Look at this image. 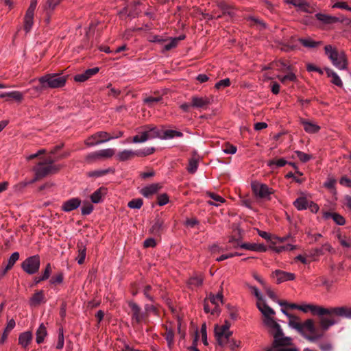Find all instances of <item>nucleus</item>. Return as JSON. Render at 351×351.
Masks as SVG:
<instances>
[{"label":"nucleus","instance_id":"1","mask_svg":"<svg viewBox=\"0 0 351 351\" xmlns=\"http://www.w3.org/2000/svg\"><path fill=\"white\" fill-rule=\"evenodd\" d=\"M288 324L311 343H317L324 336L322 326H317L313 319H307L302 322L300 317L292 314L289 317Z\"/></svg>","mask_w":351,"mask_h":351},{"label":"nucleus","instance_id":"2","mask_svg":"<svg viewBox=\"0 0 351 351\" xmlns=\"http://www.w3.org/2000/svg\"><path fill=\"white\" fill-rule=\"evenodd\" d=\"M256 306L265 317L264 324L270 328V332L274 336V346L275 347L280 345V342H289L291 337H285L280 326L274 319L271 315H275V311L269 307L263 300L257 302Z\"/></svg>","mask_w":351,"mask_h":351},{"label":"nucleus","instance_id":"3","mask_svg":"<svg viewBox=\"0 0 351 351\" xmlns=\"http://www.w3.org/2000/svg\"><path fill=\"white\" fill-rule=\"evenodd\" d=\"M339 317L351 319V307L343 306L326 308V318H322L319 322L324 331V335L331 326L339 322Z\"/></svg>","mask_w":351,"mask_h":351},{"label":"nucleus","instance_id":"4","mask_svg":"<svg viewBox=\"0 0 351 351\" xmlns=\"http://www.w3.org/2000/svg\"><path fill=\"white\" fill-rule=\"evenodd\" d=\"M67 75L60 73H49L38 78L39 85L27 90L32 95L39 94L47 88H58L63 87L67 80Z\"/></svg>","mask_w":351,"mask_h":351},{"label":"nucleus","instance_id":"5","mask_svg":"<svg viewBox=\"0 0 351 351\" xmlns=\"http://www.w3.org/2000/svg\"><path fill=\"white\" fill-rule=\"evenodd\" d=\"M326 54L332 62V64L339 69H345L347 66V60L343 52H339L333 49L331 45H326L324 48Z\"/></svg>","mask_w":351,"mask_h":351},{"label":"nucleus","instance_id":"6","mask_svg":"<svg viewBox=\"0 0 351 351\" xmlns=\"http://www.w3.org/2000/svg\"><path fill=\"white\" fill-rule=\"evenodd\" d=\"M60 169V166L47 165L40 161L33 168L35 173V178L31 182H34L47 176L56 173Z\"/></svg>","mask_w":351,"mask_h":351},{"label":"nucleus","instance_id":"7","mask_svg":"<svg viewBox=\"0 0 351 351\" xmlns=\"http://www.w3.org/2000/svg\"><path fill=\"white\" fill-rule=\"evenodd\" d=\"M155 149L153 147H145L142 149L138 150H131V149H124L122 152H120L117 154V157L120 161H126L131 160L135 156L143 157L148 155H150L154 153Z\"/></svg>","mask_w":351,"mask_h":351},{"label":"nucleus","instance_id":"8","mask_svg":"<svg viewBox=\"0 0 351 351\" xmlns=\"http://www.w3.org/2000/svg\"><path fill=\"white\" fill-rule=\"evenodd\" d=\"M128 306L130 308L132 324H139L143 322H145L147 319V313L142 311L141 306L136 303L130 301L128 302Z\"/></svg>","mask_w":351,"mask_h":351},{"label":"nucleus","instance_id":"9","mask_svg":"<svg viewBox=\"0 0 351 351\" xmlns=\"http://www.w3.org/2000/svg\"><path fill=\"white\" fill-rule=\"evenodd\" d=\"M252 189L257 197L265 200H270L271 195L274 193V191L267 184L257 182L252 183Z\"/></svg>","mask_w":351,"mask_h":351},{"label":"nucleus","instance_id":"10","mask_svg":"<svg viewBox=\"0 0 351 351\" xmlns=\"http://www.w3.org/2000/svg\"><path fill=\"white\" fill-rule=\"evenodd\" d=\"M40 257L38 255H34L27 258L22 263L21 268L29 275L37 273L40 268Z\"/></svg>","mask_w":351,"mask_h":351},{"label":"nucleus","instance_id":"11","mask_svg":"<svg viewBox=\"0 0 351 351\" xmlns=\"http://www.w3.org/2000/svg\"><path fill=\"white\" fill-rule=\"evenodd\" d=\"M299 310H301L302 311H303L304 313L311 311L313 315L318 316L319 317L318 321L316 322V324L317 326H319V322L322 318H326V308L322 306L314 305V304L300 305Z\"/></svg>","mask_w":351,"mask_h":351},{"label":"nucleus","instance_id":"12","mask_svg":"<svg viewBox=\"0 0 351 351\" xmlns=\"http://www.w3.org/2000/svg\"><path fill=\"white\" fill-rule=\"evenodd\" d=\"M113 138V136H110L106 132H98L93 135L88 137L85 144L88 146H94L104 142H107Z\"/></svg>","mask_w":351,"mask_h":351},{"label":"nucleus","instance_id":"13","mask_svg":"<svg viewBox=\"0 0 351 351\" xmlns=\"http://www.w3.org/2000/svg\"><path fill=\"white\" fill-rule=\"evenodd\" d=\"M280 343V345L275 347L273 341L271 348L267 349L266 351H299V349L293 344L291 338L289 342L282 341Z\"/></svg>","mask_w":351,"mask_h":351},{"label":"nucleus","instance_id":"14","mask_svg":"<svg viewBox=\"0 0 351 351\" xmlns=\"http://www.w3.org/2000/svg\"><path fill=\"white\" fill-rule=\"evenodd\" d=\"M192 108L198 110H206L210 104V100L208 97H200L198 96H193L191 98Z\"/></svg>","mask_w":351,"mask_h":351},{"label":"nucleus","instance_id":"15","mask_svg":"<svg viewBox=\"0 0 351 351\" xmlns=\"http://www.w3.org/2000/svg\"><path fill=\"white\" fill-rule=\"evenodd\" d=\"M152 223L150 231L151 233L154 235H160V234L166 229L165 220L159 216H157Z\"/></svg>","mask_w":351,"mask_h":351},{"label":"nucleus","instance_id":"16","mask_svg":"<svg viewBox=\"0 0 351 351\" xmlns=\"http://www.w3.org/2000/svg\"><path fill=\"white\" fill-rule=\"evenodd\" d=\"M272 277L276 278L277 283L280 284L285 281L294 280L295 274L277 269L273 272Z\"/></svg>","mask_w":351,"mask_h":351},{"label":"nucleus","instance_id":"17","mask_svg":"<svg viewBox=\"0 0 351 351\" xmlns=\"http://www.w3.org/2000/svg\"><path fill=\"white\" fill-rule=\"evenodd\" d=\"M286 2L298 8L299 10L306 13H311L313 11V8L304 0H287Z\"/></svg>","mask_w":351,"mask_h":351},{"label":"nucleus","instance_id":"18","mask_svg":"<svg viewBox=\"0 0 351 351\" xmlns=\"http://www.w3.org/2000/svg\"><path fill=\"white\" fill-rule=\"evenodd\" d=\"M81 204V200L77 197L71 198L65 201L61 208L63 211L69 213L77 209Z\"/></svg>","mask_w":351,"mask_h":351},{"label":"nucleus","instance_id":"19","mask_svg":"<svg viewBox=\"0 0 351 351\" xmlns=\"http://www.w3.org/2000/svg\"><path fill=\"white\" fill-rule=\"evenodd\" d=\"M98 67L88 69L82 73L77 74L74 76V80L77 82H84L91 77L93 75L99 72Z\"/></svg>","mask_w":351,"mask_h":351},{"label":"nucleus","instance_id":"20","mask_svg":"<svg viewBox=\"0 0 351 351\" xmlns=\"http://www.w3.org/2000/svg\"><path fill=\"white\" fill-rule=\"evenodd\" d=\"M325 251L329 252L330 253L335 252V250L331 247V245L328 243H325L322 244L321 247L311 250L309 254L311 256L315 258V257L324 254Z\"/></svg>","mask_w":351,"mask_h":351},{"label":"nucleus","instance_id":"21","mask_svg":"<svg viewBox=\"0 0 351 351\" xmlns=\"http://www.w3.org/2000/svg\"><path fill=\"white\" fill-rule=\"evenodd\" d=\"M46 302L43 290H38L32 296L29 300V305L32 306H37L41 303Z\"/></svg>","mask_w":351,"mask_h":351},{"label":"nucleus","instance_id":"22","mask_svg":"<svg viewBox=\"0 0 351 351\" xmlns=\"http://www.w3.org/2000/svg\"><path fill=\"white\" fill-rule=\"evenodd\" d=\"M143 132L148 137V139H152L156 137L162 138V130H160L157 127L153 125H146Z\"/></svg>","mask_w":351,"mask_h":351},{"label":"nucleus","instance_id":"23","mask_svg":"<svg viewBox=\"0 0 351 351\" xmlns=\"http://www.w3.org/2000/svg\"><path fill=\"white\" fill-rule=\"evenodd\" d=\"M232 335V332H228L226 333L220 332L215 331V338L218 342V344L223 347L226 345H228V342L230 341V337Z\"/></svg>","mask_w":351,"mask_h":351},{"label":"nucleus","instance_id":"24","mask_svg":"<svg viewBox=\"0 0 351 351\" xmlns=\"http://www.w3.org/2000/svg\"><path fill=\"white\" fill-rule=\"evenodd\" d=\"M160 188L161 186L159 184H152L142 189L141 193L144 197H149L151 195L156 193Z\"/></svg>","mask_w":351,"mask_h":351},{"label":"nucleus","instance_id":"25","mask_svg":"<svg viewBox=\"0 0 351 351\" xmlns=\"http://www.w3.org/2000/svg\"><path fill=\"white\" fill-rule=\"evenodd\" d=\"M32 334L30 331H26L20 334L19 337V344L26 348L32 341Z\"/></svg>","mask_w":351,"mask_h":351},{"label":"nucleus","instance_id":"26","mask_svg":"<svg viewBox=\"0 0 351 351\" xmlns=\"http://www.w3.org/2000/svg\"><path fill=\"white\" fill-rule=\"evenodd\" d=\"M315 17L317 20H319V21L322 22L324 24H333L338 23L339 21L337 19H336V16L322 13L316 14Z\"/></svg>","mask_w":351,"mask_h":351},{"label":"nucleus","instance_id":"27","mask_svg":"<svg viewBox=\"0 0 351 351\" xmlns=\"http://www.w3.org/2000/svg\"><path fill=\"white\" fill-rule=\"evenodd\" d=\"M199 156L195 151L193 152V156L189 160L187 170L190 173H194L198 167Z\"/></svg>","mask_w":351,"mask_h":351},{"label":"nucleus","instance_id":"28","mask_svg":"<svg viewBox=\"0 0 351 351\" xmlns=\"http://www.w3.org/2000/svg\"><path fill=\"white\" fill-rule=\"evenodd\" d=\"M106 189L103 187H100L97 189L91 195L90 199L93 203L98 204L102 201V198L106 194Z\"/></svg>","mask_w":351,"mask_h":351},{"label":"nucleus","instance_id":"29","mask_svg":"<svg viewBox=\"0 0 351 351\" xmlns=\"http://www.w3.org/2000/svg\"><path fill=\"white\" fill-rule=\"evenodd\" d=\"M288 164V161L285 158H274L267 161V165L271 169L274 170L277 168L284 167L285 165Z\"/></svg>","mask_w":351,"mask_h":351},{"label":"nucleus","instance_id":"30","mask_svg":"<svg viewBox=\"0 0 351 351\" xmlns=\"http://www.w3.org/2000/svg\"><path fill=\"white\" fill-rule=\"evenodd\" d=\"M326 72L328 77H331V82L335 85L341 87L343 86V83L339 75L332 69L326 68Z\"/></svg>","mask_w":351,"mask_h":351},{"label":"nucleus","instance_id":"31","mask_svg":"<svg viewBox=\"0 0 351 351\" xmlns=\"http://www.w3.org/2000/svg\"><path fill=\"white\" fill-rule=\"evenodd\" d=\"M15 324V321L13 319H11L8 321L7 326L2 334V336L0 338V344H3L5 341L9 333L14 328Z\"/></svg>","mask_w":351,"mask_h":351},{"label":"nucleus","instance_id":"32","mask_svg":"<svg viewBox=\"0 0 351 351\" xmlns=\"http://www.w3.org/2000/svg\"><path fill=\"white\" fill-rule=\"evenodd\" d=\"M324 217L325 219L332 218L338 225H343L345 223V219L339 214L335 213L326 212L324 214Z\"/></svg>","mask_w":351,"mask_h":351},{"label":"nucleus","instance_id":"33","mask_svg":"<svg viewBox=\"0 0 351 351\" xmlns=\"http://www.w3.org/2000/svg\"><path fill=\"white\" fill-rule=\"evenodd\" d=\"M219 8L222 11V14L223 16H228L230 18H232L235 13L234 8L230 5L226 4V3L221 2L219 3Z\"/></svg>","mask_w":351,"mask_h":351},{"label":"nucleus","instance_id":"34","mask_svg":"<svg viewBox=\"0 0 351 351\" xmlns=\"http://www.w3.org/2000/svg\"><path fill=\"white\" fill-rule=\"evenodd\" d=\"M302 123L304 126V130L308 133L314 134L317 132L320 129V128L316 124L305 120H302Z\"/></svg>","mask_w":351,"mask_h":351},{"label":"nucleus","instance_id":"35","mask_svg":"<svg viewBox=\"0 0 351 351\" xmlns=\"http://www.w3.org/2000/svg\"><path fill=\"white\" fill-rule=\"evenodd\" d=\"M36 342L40 344L43 342L45 337L47 336V329L43 324H41L36 332Z\"/></svg>","mask_w":351,"mask_h":351},{"label":"nucleus","instance_id":"36","mask_svg":"<svg viewBox=\"0 0 351 351\" xmlns=\"http://www.w3.org/2000/svg\"><path fill=\"white\" fill-rule=\"evenodd\" d=\"M308 204L309 202L304 197H298L293 202L294 206L299 210L306 209L308 206Z\"/></svg>","mask_w":351,"mask_h":351},{"label":"nucleus","instance_id":"37","mask_svg":"<svg viewBox=\"0 0 351 351\" xmlns=\"http://www.w3.org/2000/svg\"><path fill=\"white\" fill-rule=\"evenodd\" d=\"M139 1H134V3L129 8V12L128 14V17L134 18L138 15L141 12V10L138 9V5H141Z\"/></svg>","mask_w":351,"mask_h":351},{"label":"nucleus","instance_id":"38","mask_svg":"<svg viewBox=\"0 0 351 351\" xmlns=\"http://www.w3.org/2000/svg\"><path fill=\"white\" fill-rule=\"evenodd\" d=\"M167 341L169 348H171L174 344V332L173 330L165 328V332L162 335Z\"/></svg>","mask_w":351,"mask_h":351},{"label":"nucleus","instance_id":"39","mask_svg":"<svg viewBox=\"0 0 351 351\" xmlns=\"http://www.w3.org/2000/svg\"><path fill=\"white\" fill-rule=\"evenodd\" d=\"M298 40L304 47L306 48H315L321 44V42L314 41L309 38H299Z\"/></svg>","mask_w":351,"mask_h":351},{"label":"nucleus","instance_id":"40","mask_svg":"<svg viewBox=\"0 0 351 351\" xmlns=\"http://www.w3.org/2000/svg\"><path fill=\"white\" fill-rule=\"evenodd\" d=\"M77 247H78V256L77 257V263L80 265H82L84 263L85 257H86V248L83 245V243H77Z\"/></svg>","mask_w":351,"mask_h":351},{"label":"nucleus","instance_id":"41","mask_svg":"<svg viewBox=\"0 0 351 351\" xmlns=\"http://www.w3.org/2000/svg\"><path fill=\"white\" fill-rule=\"evenodd\" d=\"M0 97L1 98L9 97L18 101H21L23 98V94L19 91H12L9 93H2L0 95Z\"/></svg>","mask_w":351,"mask_h":351},{"label":"nucleus","instance_id":"42","mask_svg":"<svg viewBox=\"0 0 351 351\" xmlns=\"http://www.w3.org/2000/svg\"><path fill=\"white\" fill-rule=\"evenodd\" d=\"M34 23V14H25L24 18V29L26 32H29Z\"/></svg>","mask_w":351,"mask_h":351},{"label":"nucleus","instance_id":"43","mask_svg":"<svg viewBox=\"0 0 351 351\" xmlns=\"http://www.w3.org/2000/svg\"><path fill=\"white\" fill-rule=\"evenodd\" d=\"M19 253L16 252H14L13 254H12V255L10 256V257L9 258L8 261V264L7 265L5 266V268L8 270H10L12 267L14 266V265L16 263V262L19 260Z\"/></svg>","mask_w":351,"mask_h":351},{"label":"nucleus","instance_id":"44","mask_svg":"<svg viewBox=\"0 0 351 351\" xmlns=\"http://www.w3.org/2000/svg\"><path fill=\"white\" fill-rule=\"evenodd\" d=\"M114 149L111 148L98 151L100 160L112 157L114 154Z\"/></svg>","mask_w":351,"mask_h":351},{"label":"nucleus","instance_id":"45","mask_svg":"<svg viewBox=\"0 0 351 351\" xmlns=\"http://www.w3.org/2000/svg\"><path fill=\"white\" fill-rule=\"evenodd\" d=\"M208 299L210 302L214 305H218V302L220 301L221 303L223 302V294L222 293H218L217 295H214L210 293L208 295Z\"/></svg>","mask_w":351,"mask_h":351},{"label":"nucleus","instance_id":"46","mask_svg":"<svg viewBox=\"0 0 351 351\" xmlns=\"http://www.w3.org/2000/svg\"><path fill=\"white\" fill-rule=\"evenodd\" d=\"M60 3V0H47L45 5V10L47 12H52Z\"/></svg>","mask_w":351,"mask_h":351},{"label":"nucleus","instance_id":"47","mask_svg":"<svg viewBox=\"0 0 351 351\" xmlns=\"http://www.w3.org/2000/svg\"><path fill=\"white\" fill-rule=\"evenodd\" d=\"M143 199L141 198L132 199L128 204V206L130 208L139 209L143 205Z\"/></svg>","mask_w":351,"mask_h":351},{"label":"nucleus","instance_id":"48","mask_svg":"<svg viewBox=\"0 0 351 351\" xmlns=\"http://www.w3.org/2000/svg\"><path fill=\"white\" fill-rule=\"evenodd\" d=\"M278 79L282 83L286 84L287 81L295 82L297 79L295 75L293 73H289L285 76H278Z\"/></svg>","mask_w":351,"mask_h":351},{"label":"nucleus","instance_id":"49","mask_svg":"<svg viewBox=\"0 0 351 351\" xmlns=\"http://www.w3.org/2000/svg\"><path fill=\"white\" fill-rule=\"evenodd\" d=\"M93 206L88 202H84L81 210L83 215H90L93 210Z\"/></svg>","mask_w":351,"mask_h":351},{"label":"nucleus","instance_id":"50","mask_svg":"<svg viewBox=\"0 0 351 351\" xmlns=\"http://www.w3.org/2000/svg\"><path fill=\"white\" fill-rule=\"evenodd\" d=\"M295 154L297 156V157L300 159V160L302 162H306L312 158V156L305 154L300 151H295Z\"/></svg>","mask_w":351,"mask_h":351},{"label":"nucleus","instance_id":"51","mask_svg":"<svg viewBox=\"0 0 351 351\" xmlns=\"http://www.w3.org/2000/svg\"><path fill=\"white\" fill-rule=\"evenodd\" d=\"M100 160V158L99 156L98 151L91 152V153L88 154L86 157V160L88 163H92V162H95L97 160Z\"/></svg>","mask_w":351,"mask_h":351},{"label":"nucleus","instance_id":"52","mask_svg":"<svg viewBox=\"0 0 351 351\" xmlns=\"http://www.w3.org/2000/svg\"><path fill=\"white\" fill-rule=\"evenodd\" d=\"M230 327V323L228 321H226L225 324L223 326H219L218 325H216L215 327V331L220 332L221 334V332L226 333L228 332H230L229 330Z\"/></svg>","mask_w":351,"mask_h":351},{"label":"nucleus","instance_id":"53","mask_svg":"<svg viewBox=\"0 0 351 351\" xmlns=\"http://www.w3.org/2000/svg\"><path fill=\"white\" fill-rule=\"evenodd\" d=\"M321 351H333V346L331 342L325 341L318 344Z\"/></svg>","mask_w":351,"mask_h":351},{"label":"nucleus","instance_id":"54","mask_svg":"<svg viewBox=\"0 0 351 351\" xmlns=\"http://www.w3.org/2000/svg\"><path fill=\"white\" fill-rule=\"evenodd\" d=\"M162 99L161 97H147L144 99V102L148 104L149 106H154V104H156L160 101Z\"/></svg>","mask_w":351,"mask_h":351},{"label":"nucleus","instance_id":"55","mask_svg":"<svg viewBox=\"0 0 351 351\" xmlns=\"http://www.w3.org/2000/svg\"><path fill=\"white\" fill-rule=\"evenodd\" d=\"M203 278L201 276H194L189 280V284L191 286L198 287L202 284Z\"/></svg>","mask_w":351,"mask_h":351},{"label":"nucleus","instance_id":"56","mask_svg":"<svg viewBox=\"0 0 351 351\" xmlns=\"http://www.w3.org/2000/svg\"><path fill=\"white\" fill-rule=\"evenodd\" d=\"M63 281V274L62 273H59L56 276H53L50 279V283L51 285H57L62 283Z\"/></svg>","mask_w":351,"mask_h":351},{"label":"nucleus","instance_id":"57","mask_svg":"<svg viewBox=\"0 0 351 351\" xmlns=\"http://www.w3.org/2000/svg\"><path fill=\"white\" fill-rule=\"evenodd\" d=\"M64 334H63V329L60 328L58 331V343L56 345L57 349H62L64 346Z\"/></svg>","mask_w":351,"mask_h":351},{"label":"nucleus","instance_id":"58","mask_svg":"<svg viewBox=\"0 0 351 351\" xmlns=\"http://www.w3.org/2000/svg\"><path fill=\"white\" fill-rule=\"evenodd\" d=\"M149 140L148 137L145 135L144 132H142L141 135H136L132 138V142L134 143H143Z\"/></svg>","mask_w":351,"mask_h":351},{"label":"nucleus","instance_id":"59","mask_svg":"<svg viewBox=\"0 0 351 351\" xmlns=\"http://www.w3.org/2000/svg\"><path fill=\"white\" fill-rule=\"evenodd\" d=\"M230 85V80L229 78H226L219 81L215 86L217 89H220L223 87H228Z\"/></svg>","mask_w":351,"mask_h":351},{"label":"nucleus","instance_id":"60","mask_svg":"<svg viewBox=\"0 0 351 351\" xmlns=\"http://www.w3.org/2000/svg\"><path fill=\"white\" fill-rule=\"evenodd\" d=\"M169 202V197L166 193L160 194L158 196V204L164 206Z\"/></svg>","mask_w":351,"mask_h":351},{"label":"nucleus","instance_id":"61","mask_svg":"<svg viewBox=\"0 0 351 351\" xmlns=\"http://www.w3.org/2000/svg\"><path fill=\"white\" fill-rule=\"evenodd\" d=\"M223 152L228 154H234L237 152V147L231 144L226 143Z\"/></svg>","mask_w":351,"mask_h":351},{"label":"nucleus","instance_id":"62","mask_svg":"<svg viewBox=\"0 0 351 351\" xmlns=\"http://www.w3.org/2000/svg\"><path fill=\"white\" fill-rule=\"evenodd\" d=\"M274 249L276 252L280 253L285 250H289V251L293 250L295 249V246L292 245L291 244H288L285 246L275 247Z\"/></svg>","mask_w":351,"mask_h":351},{"label":"nucleus","instance_id":"63","mask_svg":"<svg viewBox=\"0 0 351 351\" xmlns=\"http://www.w3.org/2000/svg\"><path fill=\"white\" fill-rule=\"evenodd\" d=\"M178 45L177 40L174 38H171L168 43H167L163 49V51H169L173 48H175Z\"/></svg>","mask_w":351,"mask_h":351},{"label":"nucleus","instance_id":"64","mask_svg":"<svg viewBox=\"0 0 351 351\" xmlns=\"http://www.w3.org/2000/svg\"><path fill=\"white\" fill-rule=\"evenodd\" d=\"M176 130H167L165 131L162 130V138H173L176 137Z\"/></svg>","mask_w":351,"mask_h":351}]
</instances>
